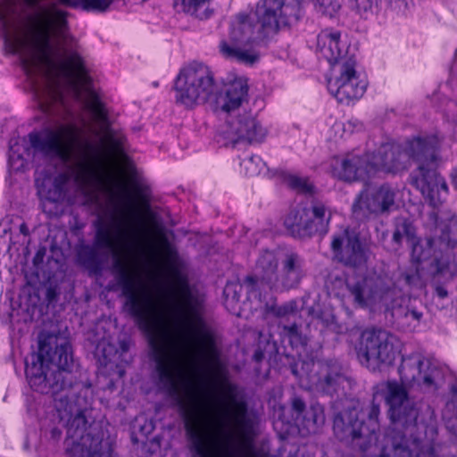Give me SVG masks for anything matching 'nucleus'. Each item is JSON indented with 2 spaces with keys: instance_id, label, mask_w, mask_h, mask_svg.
Listing matches in <instances>:
<instances>
[{
  "instance_id": "f257e3e1",
  "label": "nucleus",
  "mask_w": 457,
  "mask_h": 457,
  "mask_svg": "<svg viewBox=\"0 0 457 457\" xmlns=\"http://www.w3.org/2000/svg\"><path fill=\"white\" fill-rule=\"evenodd\" d=\"M25 374L30 387L49 395L61 418L70 416L64 440L68 457H116L110 437L104 438L102 427L85 415L88 403L87 392L91 383L82 382L74 369L72 347L59 334L41 332L38 350L25 361Z\"/></svg>"
},
{
  "instance_id": "f03ea898",
  "label": "nucleus",
  "mask_w": 457,
  "mask_h": 457,
  "mask_svg": "<svg viewBox=\"0 0 457 457\" xmlns=\"http://www.w3.org/2000/svg\"><path fill=\"white\" fill-rule=\"evenodd\" d=\"M301 16L299 4H286L285 0H260L254 18L248 14L238 15L228 39L220 42V53L226 59L253 65L259 61L260 55L248 46L270 39L281 29L297 23Z\"/></svg>"
},
{
  "instance_id": "7ed1b4c3",
  "label": "nucleus",
  "mask_w": 457,
  "mask_h": 457,
  "mask_svg": "<svg viewBox=\"0 0 457 457\" xmlns=\"http://www.w3.org/2000/svg\"><path fill=\"white\" fill-rule=\"evenodd\" d=\"M151 187L145 183V311L149 295L148 262L156 272L166 278L168 272H176L180 264L177 247L168 237L172 231L165 224L170 219L168 208L156 204Z\"/></svg>"
},
{
  "instance_id": "20e7f679",
  "label": "nucleus",
  "mask_w": 457,
  "mask_h": 457,
  "mask_svg": "<svg viewBox=\"0 0 457 457\" xmlns=\"http://www.w3.org/2000/svg\"><path fill=\"white\" fill-rule=\"evenodd\" d=\"M382 395L388 406L390 426L386 429L380 453L375 457H408L418 425L420 408L404 385L396 380L383 382Z\"/></svg>"
},
{
  "instance_id": "39448f33",
  "label": "nucleus",
  "mask_w": 457,
  "mask_h": 457,
  "mask_svg": "<svg viewBox=\"0 0 457 457\" xmlns=\"http://www.w3.org/2000/svg\"><path fill=\"white\" fill-rule=\"evenodd\" d=\"M151 299L147 296L145 314V338H147L152 349L159 380L170 396H179V389L175 378L173 369L168 360V347L173 339V319L168 305L158 300L153 305V320L154 333L149 322Z\"/></svg>"
},
{
  "instance_id": "423d86ee",
  "label": "nucleus",
  "mask_w": 457,
  "mask_h": 457,
  "mask_svg": "<svg viewBox=\"0 0 457 457\" xmlns=\"http://www.w3.org/2000/svg\"><path fill=\"white\" fill-rule=\"evenodd\" d=\"M64 129L44 128L28 135L30 146L37 153L48 158H59L63 162H74L82 175L95 166L100 154L97 145L87 138L74 137L73 148L63 141Z\"/></svg>"
},
{
  "instance_id": "0eeeda50",
  "label": "nucleus",
  "mask_w": 457,
  "mask_h": 457,
  "mask_svg": "<svg viewBox=\"0 0 457 457\" xmlns=\"http://www.w3.org/2000/svg\"><path fill=\"white\" fill-rule=\"evenodd\" d=\"M112 273L121 288L126 301L124 311L143 333V215L138 214V261L131 255H116L112 262Z\"/></svg>"
},
{
  "instance_id": "6e6552de",
  "label": "nucleus",
  "mask_w": 457,
  "mask_h": 457,
  "mask_svg": "<svg viewBox=\"0 0 457 457\" xmlns=\"http://www.w3.org/2000/svg\"><path fill=\"white\" fill-rule=\"evenodd\" d=\"M96 233L92 245H81L77 248L76 258L90 276H100L104 270L106 255L100 250L113 252L122 235V225L119 221H95Z\"/></svg>"
},
{
  "instance_id": "1a4fd4ad",
  "label": "nucleus",
  "mask_w": 457,
  "mask_h": 457,
  "mask_svg": "<svg viewBox=\"0 0 457 457\" xmlns=\"http://www.w3.org/2000/svg\"><path fill=\"white\" fill-rule=\"evenodd\" d=\"M397 338L386 329L370 328L364 329L355 347L361 365L372 371L391 366L398 353Z\"/></svg>"
},
{
  "instance_id": "9d476101",
  "label": "nucleus",
  "mask_w": 457,
  "mask_h": 457,
  "mask_svg": "<svg viewBox=\"0 0 457 457\" xmlns=\"http://www.w3.org/2000/svg\"><path fill=\"white\" fill-rule=\"evenodd\" d=\"M330 249L333 260L345 268L360 270L368 263L370 245L359 231L349 226L332 236Z\"/></svg>"
},
{
  "instance_id": "9b49d317",
  "label": "nucleus",
  "mask_w": 457,
  "mask_h": 457,
  "mask_svg": "<svg viewBox=\"0 0 457 457\" xmlns=\"http://www.w3.org/2000/svg\"><path fill=\"white\" fill-rule=\"evenodd\" d=\"M355 307L366 309L377 303H387L395 288L390 280L379 275L357 276L345 283Z\"/></svg>"
},
{
  "instance_id": "f8f14e48",
  "label": "nucleus",
  "mask_w": 457,
  "mask_h": 457,
  "mask_svg": "<svg viewBox=\"0 0 457 457\" xmlns=\"http://www.w3.org/2000/svg\"><path fill=\"white\" fill-rule=\"evenodd\" d=\"M395 205V192L388 183L379 187L365 185L352 205L353 216L360 220L388 214Z\"/></svg>"
},
{
  "instance_id": "ddd939ff",
  "label": "nucleus",
  "mask_w": 457,
  "mask_h": 457,
  "mask_svg": "<svg viewBox=\"0 0 457 457\" xmlns=\"http://www.w3.org/2000/svg\"><path fill=\"white\" fill-rule=\"evenodd\" d=\"M335 436L343 443L363 453L370 447V439L365 429L364 420L355 408L337 412L333 420Z\"/></svg>"
},
{
  "instance_id": "4468645a",
  "label": "nucleus",
  "mask_w": 457,
  "mask_h": 457,
  "mask_svg": "<svg viewBox=\"0 0 457 457\" xmlns=\"http://www.w3.org/2000/svg\"><path fill=\"white\" fill-rule=\"evenodd\" d=\"M278 264V259L272 252H263L256 262V273L247 275L244 278L243 284L246 287L247 294L260 299L262 286H266L270 291L281 292Z\"/></svg>"
},
{
  "instance_id": "2eb2a0df",
  "label": "nucleus",
  "mask_w": 457,
  "mask_h": 457,
  "mask_svg": "<svg viewBox=\"0 0 457 457\" xmlns=\"http://www.w3.org/2000/svg\"><path fill=\"white\" fill-rule=\"evenodd\" d=\"M51 23L48 20H43L38 25V35L33 39H23L20 41L21 47L24 52L23 63L27 67L41 68L42 66L53 65L50 57L49 35Z\"/></svg>"
},
{
  "instance_id": "dca6fc26",
  "label": "nucleus",
  "mask_w": 457,
  "mask_h": 457,
  "mask_svg": "<svg viewBox=\"0 0 457 457\" xmlns=\"http://www.w3.org/2000/svg\"><path fill=\"white\" fill-rule=\"evenodd\" d=\"M368 155L371 176H375L378 171L395 174L407 168L406 153L403 147L396 143L382 144L374 153Z\"/></svg>"
},
{
  "instance_id": "f3484780",
  "label": "nucleus",
  "mask_w": 457,
  "mask_h": 457,
  "mask_svg": "<svg viewBox=\"0 0 457 457\" xmlns=\"http://www.w3.org/2000/svg\"><path fill=\"white\" fill-rule=\"evenodd\" d=\"M335 86L337 87L335 96L340 103L358 99L363 96L366 86L359 82L354 56L343 60Z\"/></svg>"
},
{
  "instance_id": "a211bd4d",
  "label": "nucleus",
  "mask_w": 457,
  "mask_h": 457,
  "mask_svg": "<svg viewBox=\"0 0 457 457\" xmlns=\"http://www.w3.org/2000/svg\"><path fill=\"white\" fill-rule=\"evenodd\" d=\"M330 168L334 178L345 182L355 181L365 176L372 177L368 154L335 156L331 160Z\"/></svg>"
},
{
  "instance_id": "6ab92c4d",
  "label": "nucleus",
  "mask_w": 457,
  "mask_h": 457,
  "mask_svg": "<svg viewBox=\"0 0 457 457\" xmlns=\"http://www.w3.org/2000/svg\"><path fill=\"white\" fill-rule=\"evenodd\" d=\"M228 392L233 406L232 414L229 415L230 420L244 438L250 439L255 435L258 416L253 411L249 410L243 397H237V386L235 384L228 385Z\"/></svg>"
},
{
  "instance_id": "aec40b11",
  "label": "nucleus",
  "mask_w": 457,
  "mask_h": 457,
  "mask_svg": "<svg viewBox=\"0 0 457 457\" xmlns=\"http://www.w3.org/2000/svg\"><path fill=\"white\" fill-rule=\"evenodd\" d=\"M423 366L424 361L419 354H411L407 357H403L402 362L398 368L401 378L400 384L417 383L419 385H423L426 387L435 386V375L438 374L437 370L428 365V369L424 370Z\"/></svg>"
},
{
  "instance_id": "412c9836",
  "label": "nucleus",
  "mask_w": 457,
  "mask_h": 457,
  "mask_svg": "<svg viewBox=\"0 0 457 457\" xmlns=\"http://www.w3.org/2000/svg\"><path fill=\"white\" fill-rule=\"evenodd\" d=\"M345 381V372L338 361L327 360L320 362L315 381V387L318 391L333 395L343 387Z\"/></svg>"
},
{
  "instance_id": "4be33fe9",
  "label": "nucleus",
  "mask_w": 457,
  "mask_h": 457,
  "mask_svg": "<svg viewBox=\"0 0 457 457\" xmlns=\"http://www.w3.org/2000/svg\"><path fill=\"white\" fill-rule=\"evenodd\" d=\"M94 355L102 372L109 376H116L117 378H122L125 375V366L131 361L129 359L120 360L118 348L109 341L104 339L99 341L96 346Z\"/></svg>"
},
{
  "instance_id": "5701e85b",
  "label": "nucleus",
  "mask_w": 457,
  "mask_h": 457,
  "mask_svg": "<svg viewBox=\"0 0 457 457\" xmlns=\"http://www.w3.org/2000/svg\"><path fill=\"white\" fill-rule=\"evenodd\" d=\"M175 102L187 109H193L195 106L205 104L211 96L197 86L195 81H190V77L180 70L174 83Z\"/></svg>"
},
{
  "instance_id": "b1692460",
  "label": "nucleus",
  "mask_w": 457,
  "mask_h": 457,
  "mask_svg": "<svg viewBox=\"0 0 457 457\" xmlns=\"http://www.w3.org/2000/svg\"><path fill=\"white\" fill-rule=\"evenodd\" d=\"M447 270V265L438 258L428 259L403 273L405 283L410 287L423 288Z\"/></svg>"
},
{
  "instance_id": "393cba45",
  "label": "nucleus",
  "mask_w": 457,
  "mask_h": 457,
  "mask_svg": "<svg viewBox=\"0 0 457 457\" xmlns=\"http://www.w3.org/2000/svg\"><path fill=\"white\" fill-rule=\"evenodd\" d=\"M440 147V140L436 135L414 137L406 141L403 148L407 162L411 159L421 164H431L436 161V151Z\"/></svg>"
},
{
  "instance_id": "a878e982",
  "label": "nucleus",
  "mask_w": 457,
  "mask_h": 457,
  "mask_svg": "<svg viewBox=\"0 0 457 457\" xmlns=\"http://www.w3.org/2000/svg\"><path fill=\"white\" fill-rule=\"evenodd\" d=\"M231 131L237 137L235 143L245 141L249 144L261 143L267 131L251 112H244L231 122Z\"/></svg>"
},
{
  "instance_id": "bb28decb",
  "label": "nucleus",
  "mask_w": 457,
  "mask_h": 457,
  "mask_svg": "<svg viewBox=\"0 0 457 457\" xmlns=\"http://www.w3.org/2000/svg\"><path fill=\"white\" fill-rule=\"evenodd\" d=\"M305 276L304 260L296 252L285 253L281 261L280 284L281 292L296 288Z\"/></svg>"
},
{
  "instance_id": "cd10ccee",
  "label": "nucleus",
  "mask_w": 457,
  "mask_h": 457,
  "mask_svg": "<svg viewBox=\"0 0 457 457\" xmlns=\"http://www.w3.org/2000/svg\"><path fill=\"white\" fill-rule=\"evenodd\" d=\"M305 223L303 228V234L306 238L312 237L315 235H325L328 230V224L331 214L324 204L320 201L312 200L310 208L303 207Z\"/></svg>"
},
{
  "instance_id": "c85d7f7f",
  "label": "nucleus",
  "mask_w": 457,
  "mask_h": 457,
  "mask_svg": "<svg viewBox=\"0 0 457 457\" xmlns=\"http://www.w3.org/2000/svg\"><path fill=\"white\" fill-rule=\"evenodd\" d=\"M186 429L194 457H216L209 433L198 419L187 420Z\"/></svg>"
},
{
  "instance_id": "c756f323",
  "label": "nucleus",
  "mask_w": 457,
  "mask_h": 457,
  "mask_svg": "<svg viewBox=\"0 0 457 457\" xmlns=\"http://www.w3.org/2000/svg\"><path fill=\"white\" fill-rule=\"evenodd\" d=\"M340 36L338 31L324 29L317 37V51L320 56L330 65H338L339 68L344 59L353 56L343 55V50L339 46Z\"/></svg>"
},
{
  "instance_id": "7c9ffc66",
  "label": "nucleus",
  "mask_w": 457,
  "mask_h": 457,
  "mask_svg": "<svg viewBox=\"0 0 457 457\" xmlns=\"http://www.w3.org/2000/svg\"><path fill=\"white\" fill-rule=\"evenodd\" d=\"M440 174L436 170V162L419 165L411 176V184L420 190L422 195L434 197L438 192V178Z\"/></svg>"
},
{
  "instance_id": "2f4dec72",
  "label": "nucleus",
  "mask_w": 457,
  "mask_h": 457,
  "mask_svg": "<svg viewBox=\"0 0 457 457\" xmlns=\"http://www.w3.org/2000/svg\"><path fill=\"white\" fill-rule=\"evenodd\" d=\"M183 70L190 77V81H195L211 97L216 94L218 87L214 79V73L207 65L193 62L184 67Z\"/></svg>"
},
{
  "instance_id": "473e14b6",
  "label": "nucleus",
  "mask_w": 457,
  "mask_h": 457,
  "mask_svg": "<svg viewBox=\"0 0 457 457\" xmlns=\"http://www.w3.org/2000/svg\"><path fill=\"white\" fill-rule=\"evenodd\" d=\"M247 80L243 78H237L231 81L227 88L224 104L221 109L227 112L237 109L248 96Z\"/></svg>"
},
{
  "instance_id": "72a5a7b5",
  "label": "nucleus",
  "mask_w": 457,
  "mask_h": 457,
  "mask_svg": "<svg viewBox=\"0 0 457 457\" xmlns=\"http://www.w3.org/2000/svg\"><path fill=\"white\" fill-rule=\"evenodd\" d=\"M416 227L413 222L407 218H398L395 222V229L392 237V243L395 250L401 248L403 237L408 244L415 240L418 237Z\"/></svg>"
},
{
  "instance_id": "f704fd0d",
  "label": "nucleus",
  "mask_w": 457,
  "mask_h": 457,
  "mask_svg": "<svg viewBox=\"0 0 457 457\" xmlns=\"http://www.w3.org/2000/svg\"><path fill=\"white\" fill-rule=\"evenodd\" d=\"M304 210H291L284 219V226L287 233L295 238H306V235L303 234V228L305 223Z\"/></svg>"
},
{
  "instance_id": "c9c22d12",
  "label": "nucleus",
  "mask_w": 457,
  "mask_h": 457,
  "mask_svg": "<svg viewBox=\"0 0 457 457\" xmlns=\"http://www.w3.org/2000/svg\"><path fill=\"white\" fill-rule=\"evenodd\" d=\"M324 408L320 403H314L310 406L300 419L302 425L309 432H316V430L325 423Z\"/></svg>"
},
{
  "instance_id": "e433bc0d",
  "label": "nucleus",
  "mask_w": 457,
  "mask_h": 457,
  "mask_svg": "<svg viewBox=\"0 0 457 457\" xmlns=\"http://www.w3.org/2000/svg\"><path fill=\"white\" fill-rule=\"evenodd\" d=\"M264 312L272 315L278 319L288 318L289 316L295 315L298 312L297 302L291 300L284 303L281 305L267 303L264 305Z\"/></svg>"
},
{
  "instance_id": "4c0bfd02",
  "label": "nucleus",
  "mask_w": 457,
  "mask_h": 457,
  "mask_svg": "<svg viewBox=\"0 0 457 457\" xmlns=\"http://www.w3.org/2000/svg\"><path fill=\"white\" fill-rule=\"evenodd\" d=\"M376 395H373L372 401L365 407L361 408V412L368 418V424L365 423V429L369 436L376 432L379 427L380 405L376 403Z\"/></svg>"
},
{
  "instance_id": "58836bf2",
  "label": "nucleus",
  "mask_w": 457,
  "mask_h": 457,
  "mask_svg": "<svg viewBox=\"0 0 457 457\" xmlns=\"http://www.w3.org/2000/svg\"><path fill=\"white\" fill-rule=\"evenodd\" d=\"M434 243L435 241L433 237H427L426 245L428 249H425L423 245L420 244V237H417L415 240L410 243V245L411 247V259L413 266L421 262L428 260V256L430 255V251L434 245Z\"/></svg>"
},
{
  "instance_id": "ea45409f",
  "label": "nucleus",
  "mask_w": 457,
  "mask_h": 457,
  "mask_svg": "<svg viewBox=\"0 0 457 457\" xmlns=\"http://www.w3.org/2000/svg\"><path fill=\"white\" fill-rule=\"evenodd\" d=\"M283 334L288 337L289 343L292 347H305L308 344V338L303 335L298 324L293 322L290 325L281 326Z\"/></svg>"
},
{
  "instance_id": "a19ab883",
  "label": "nucleus",
  "mask_w": 457,
  "mask_h": 457,
  "mask_svg": "<svg viewBox=\"0 0 457 457\" xmlns=\"http://www.w3.org/2000/svg\"><path fill=\"white\" fill-rule=\"evenodd\" d=\"M287 187L299 194L313 195L315 187L309 181L308 178H302L295 175H289L285 179Z\"/></svg>"
},
{
  "instance_id": "79ce46f5",
  "label": "nucleus",
  "mask_w": 457,
  "mask_h": 457,
  "mask_svg": "<svg viewBox=\"0 0 457 457\" xmlns=\"http://www.w3.org/2000/svg\"><path fill=\"white\" fill-rule=\"evenodd\" d=\"M394 457V455H391ZM408 457H437L432 442L415 437Z\"/></svg>"
},
{
  "instance_id": "37998d69",
  "label": "nucleus",
  "mask_w": 457,
  "mask_h": 457,
  "mask_svg": "<svg viewBox=\"0 0 457 457\" xmlns=\"http://www.w3.org/2000/svg\"><path fill=\"white\" fill-rule=\"evenodd\" d=\"M68 64L71 66V68L77 71L78 75L86 84H89L91 82V79L87 75V70L85 65V62L83 58L78 54V52L73 51L71 53L68 58Z\"/></svg>"
},
{
  "instance_id": "c03bdc74",
  "label": "nucleus",
  "mask_w": 457,
  "mask_h": 457,
  "mask_svg": "<svg viewBox=\"0 0 457 457\" xmlns=\"http://www.w3.org/2000/svg\"><path fill=\"white\" fill-rule=\"evenodd\" d=\"M90 109L99 120L103 122L107 120L108 112L105 105L96 93L91 94Z\"/></svg>"
},
{
  "instance_id": "a18cd8bd",
  "label": "nucleus",
  "mask_w": 457,
  "mask_h": 457,
  "mask_svg": "<svg viewBox=\"0 0 457 457\" xmlns=\"http://www.w3.org/2000/svg\"><path fill=\"white\" fill-rule=\"evenodd\" d=\"M208 357H207V364L211 369L219 368L220 365V351L215 345V342L212 338L208 341Z\"/></svg>"
},
{
  "instance_id": "49530a36",
  "label": "nucleus",
  "mask_w": 457,
  "mask_h": 457,
  "mask_svg": "<svg viewBox=\"0 0 457 457\" xmlns=\"http://www.w3.org/2000/svg\"><path fill=\"white\" fill-rule=\"evenodd\" d=\"M293 418L295 421H299L306 411V404L303 399L298 395H294L290 401Z\"/></svg>"
},
{
  "instance_id": "de8ad7c7",
  "label": "nucleus",
  "mask_w": 457,
  "mask_h": 457,
  "mask_svg": "<svg viewBox=\"0 0 457 457\" xmlns=\"http://www.w3.org/2000/svg\"><path fill=\"white\" fill-rule=\"evenodd\" d=\"M320 11L330 17L334 16L341 8L339 0H318Z\"/></svg>"
},
{
  "instance_id": "09e8293b",
  "label": "nucleus",
  "mask_w": 457,
  "mask_h": 457,
  "mask_svg": "<svg viewBox=\"0 0 457 457\" xmlns=\"http://www.w3.org/2000/svg\"><path fill=\"white\" fill-rule=\"evenodd\" d=\"M129 431L131 443L137 445L140 441L138 435L143 433V424L138 422L137 417L129 424Z\"/></svg>"
},
{
  "instance_id": "8fccbe9b",
  "label": "nucleus",
  "mask_w": 457,
  "mask_h": 457,
  "mask_svg": "<svg viewBox=\"0 0 457 457\" xmlns=\"http://www.w3.org/2000/svg\"><path fill=\"white\" fill-rule=\"evenodd\" d=\"M54 15L56 18L58 29L61 33H64V30L67 29L68 26V22L66 20L67 12L62 10H55Z\"/></svg>"
},
{
  "instance_id": "3c124183",
  "label": "nucleus",
  "mask_w": 457,
  "mask_h": 457,
  "mask_svg": "<svg viewBox=\"0 0 457 457\" xmlns=\"http://www.w3.org/2000/svg\"><path fill=\"white\" fill-rule=\"evenodd\" d=\"M130 347V340L127 337H123L122 339H119V355H120V360L128 359L127 354Z\"/></svg>"
},
{
  "instance_id": "603ef678",
  "label": "nucleus",
  "mask_w": 457,
  "mask_h": 457,
  "mask_svg": "<svg viewBox=\"0 0 457 457\" xmlns=\"http://www.w3.org/2000/svg\"><path fill=\"white\" fill-rule=\"evenodd\" d=\"M46 254V247L40 246L37 249V251L32 260L33 265L36 268H38L43 263Z\"/></svg>"
},
{
  "instance_id": "864d4df0",
  "label": "nucleus",
  "mask_w": 457,
  "mask_h": 457,
  "mask_svg": "<svg viewBox=\"0 0 457 457\" xmlns=\"http://www.w3.org/2000/svg\"><path fill=\"white\" fill-rule=\"evenodd\" d=\"M69 177L66 174L58 175L54 181V186L60 194L63 191L64 186L68 182Z\"/></svg>"
},
{
  "instance_id": "5fc2aeb1",
  "label": "nucleus",
  "mask_w": 457,
  "mask_h": 457,
  "mask_svg": "<svg viewBox=\"0 0 457 457\" xmlns=\"http://www.w3.org/2000/svg\"><path fill=\"white\" fill-rule=\"evenodd\" d=\"M59 296V292L57 291L55 287H48L46 290V299L48 304L54 303L57 302Z\"/></svg>"
},
{
  "instance_id": "6e6d98bb",
  "label": "nucleus",
  "mask_w": 457,
  "mask_h": 457,
  "mask_svg": "<svg viewBox=\"0 0 457 457\" xmlns=\"http://www.w3.org/2000/svg\"><path fill=\"white\" fill-rule=\"evenodd\" d=\"M399 312H403L406 318L411 317L413 320H417V321H419L422 317V313L416 310H410V309L406 308V309H400Z\"/></svg>"
},
{
  "instance_id": "4d7b16f0",
  "label": "nucleus",
  "mask_w": 457,
  "mask_h": 457,
  "mask_svg": "<svg viewBox=\"0 0 457 457\" xmlns=\"http://www.w3.org/2000/svg\"><path fill=\"white\" fill-rule=\"evenodd\" d=\"M264 357H265V349L262 348V344L259 343L257 345V348L254 350V353L253 355V360L255 362L260 363L263 361Z\"/></svg>"
},
{
  "instance_id": "13d9d810",
  "label": "nucleus",
  "mask_w": 457,
  "mask_h": 457,
  "mask_svg": "<svg viewBox=\"0 0 457 457\" xmlns=\"http://www.w3.org/2000/svg\"><path fill=\"white\" fill-rule=\"evenodd\" d=\"M62 431L61 428H57V427H54L52 428V429L50 430V436H51V438L54 441H58L61 436H62Z\"/></svg>"
},
{
  "instance_id": "bf43d9fd",
  "label": "nucleus",
  "mask_w": 457,
  "mask_h": 457,
  "mask_svg": "<svg viewBox=\"0 0 457 457\" xmlns=\"http://www.w3.org/2000/svg\"><path fill=\"white\" fill-rule=\"evenodd\" d=\"M63 40L65 41V44L67 45V46H69L71 48L77 46V41L71 36L63 35Z\"/></svg>"
},
{
  "instance_id": "052dcab7",
  "label": "nucleus",
  "mask_w": 457,
  "mask_h": 457,
  "mask_svg": "<svg viewBox=\"0 0 457 457\" xmlns=\"http://www.w3.org/2000/svg\"><path fill=\"white\" fill-rule=\"evenodd\" d=\"M297 366H298V364L295 361L289 362V369H290L291 373L295 378H300L301 375H300V372H299V370L297 369Z\"/></svg>"
},
{
  "instance_id": "680f3d73",
  "label": "nucleus",
  "mask_w": 457,
  "mask_h": 457,
  "mask_svg": "<svg viewBox=\"0 0 457 457\" xmlns=\"http://www.w3.org/2000/svg\"><path fill=\"white\" fill-rule=\"evenodd\" d=\"M438 180V191L441 189L446 192L448 190V187L445 179L440 175Z\"/></svg>"
},
{
  "instance_id": "e2e57ef3",
  "label": "nucleus",
  "mask_w": 457,
  "mask_h": 457,
  "mask_svg": "<svg viewBox=\"0 0 457 457\" xmlns=\"http://www.w3.org/2000/svg\"><path fill=\"white\" fill-rule=\"evenodd\" d=\"M19 230H20L21 234H22L24 236H29V229L28 228V225L25 222H22L20 225Z\"/></svg>"
},
{
  "instance_id": "0e129e2a",
  "label": "nucleus",
  "mask_w": 457,
  "mask_h": 457,
  "mask_svg": "<svg viewBox=\"0 0 457 457\" xmlns=\"http://www.w3.org/2000/svg\"><path fill=\"white\" fill-rule=\"evenodd\" d=\"M452 184L454 188L457 190V171L452 174Z\"/></svg>"
},
{
  "instance_id": "69168bd1",
  "label": "nucleus",
  "mask_w": 457,
  "mask_h": 457,
  "mask_svg": "<svg viewBox=\"0 0 457 457\" xmlns=\"http://www.w3.org/2000/svg\"><path fill=\"white\" fill-rule=\"evenodd\" d=\"M437 291H438V295L441 297H445L447 295V292L443 288H438Z\"/></svg>"
},
{
  "instance_id": "338daca9",
  "label": "nucleus",
  "mask_w": 457,
  "mask_h": 457,
  "mask_svg": "<svg viewBox=\"0 0 457 457\" xmlns=\"http://www.w3.org/2000/svg\"><path fill=\"white\" fill-rule=\"evenodd\" d=\"M137 195L139 198V201L143 199V188L139 186L137 188Z\"/></svg>"
},
{
  "instance_id": "774afa93",
  "label": "nucleus",
  "mask_w": 457,
  "mask_h": 457,
  "mask_svg": "<svg viewBox=\"0 0 457 457\" xmlns=\"http://www.w3.org/2000/svg\"><path fill=\"white\" fill-rule=\"evenodd\" d=\"M39 0H26L28 4L29 5H36L38 3Z\"/></svg>"
}]
</instances>
